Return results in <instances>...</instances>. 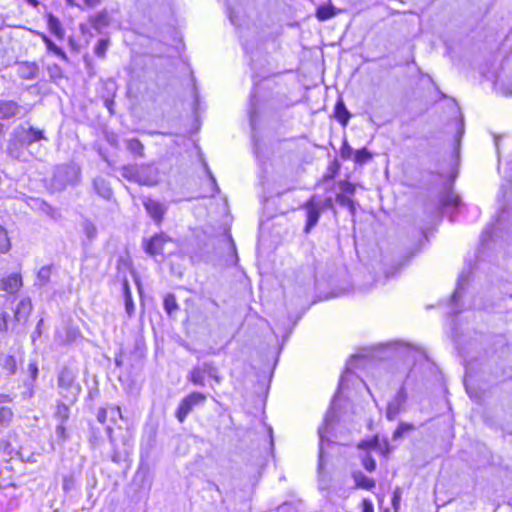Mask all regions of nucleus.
Returning <instances> with one entry per match:
<instances>
[{"mask_svg":"<svg viewBox=\"0 0 512 512\" xmlns=\"http://www.w3.org/2000/svg\"><path fill=\"white\" fill-rule=\"evenodd\" d=\"M80 168L76 164H65L56 167L52 179V187L55 190H63L68 185L76 184L79 181Z\"/></svg>","mask_w":512,"mask_h":512,"instance_id":"f257e3e1","label":"nucleus"},{"mask_svg":"<svg viewBox=\"0 0 512 512\" xmlns=\"http://www.w3.org/2000/svg\"><path fill=\"white\" fill-rule=\"evenodd\" d=\"M77 371L71 367H64L58 375V387L63 397L74 398L80 391V386L75 382Z\"/></svg>","mask_w":512,"mask_h":512,"instance_id":"f03ea898","label":"nucleus"},{"mask_svg":"<svg viewBox=\"0 0 512 512\" xmlns=\"http://www.w3.org/2000/svg\"><path fill=\"white\" fill-rule=\"evenodd\" d=\"M205 401L206 395L200 392H192L183 398L176 411V417L179 422L183 423L193 408L198 405H203Z\"/></svg>","mask_w":512,"mask_h":512,"instance_id":"7ed1b4c3","label":"nucleus"},{"mask_svg":"<svg viewBox=\"0 0 512 512\" xmlns=\"http://www.w3.org/2000/svg\"><path fill=\"white\" fill-rule=\"evenodd\" d=\"M14 137L18 140L21 146H26L27 148L32 146L34 143L45 139L43 131L33 127H19L15 130Z\"/></svg>","mask_w":512,"mask_h":512,"instance_id":"20e7f679","label":"nucleus"},{"mask_svg":"<svg viewBox=\"0 0 512 512\" xmlns=\"http://www.w3.org/2000/svg\"><path fill=\"white\" fill-rule=\"evenodd\" d=\"M407 400V393L405 388L402 386L392 400L388 402L386 417L389 420H394L401 412L405 402Z\"/></svg>","mask_w":512,"mask_h":512,"instance_id":"39448f33","label":"nucleus"},{"mask_svg":"<svg viewBox=\"0 0 512 512\" xmlns=\"http://www.w3.org/2000/svg\"><path fill=\"white\" fill-rule=\"evenodd\" d=\"M159 182V171L153 166H140L138 183L141 185L154 186Z\"/></svg>","mask_w":512,"mask_h":512,"instance_id":"423d86ee","label":"nucleus"},{"mask_svg":"<svg viewBox=\"0 0 512 512\" xmlns=\"http://www.w3.org/2000/svg\"><path fill=\"white\" fill-rule=\"evenodd\" d=\"M469 273H470L469 271H466L465 269H463V271L461 272V274L458 277L457 287L451 297V305H452L451 313H453V314H458L460 312V310L458 308H456L455 306L462 296V292L464 290V285L468 282Z\"/></svg>","mask_w":512,"mask_h":512,"instance_id":"0eeeda50","label":"nucleus"},{"mask_svg":"<svg viewBox=\"0 0 512 512\" xmlns=\"http://www.w3.org/2000/svg\"><path fill=\"white\" fill-rule=\"evenodd\" d=\"M22 287V279L19 274H11L3 278L0 283V290L14 294Z\"/></svg>","mask_w":512,"mask_h":512,"instance_id":"6e6552de","label":"nucleus"},{"mask_svg":"<svg viewBox=\"0 0 512 512\" xmlns=\"http://www.w3.org/2000/svg\"><path fill=\"white\" fill-rule=\"evenodd\" d=\"M38 66L32 62H21L17 65V73L20 78L31 80L37 77Z\"/></svg>","mask_w":512,"mask_h":512,"instance_id":"1a4fd4ad","label":"nucleus"},{"mask_svg":"<svg viewBox=\"0 0 512 512\" xmlns=\"http://www.w3.org/2000/svg\"><path fill=\"white\" fill-rule=\"evenodd\" d=\"M145 208L148 212V214L155 220V221H161L162 216L165 212L164 206L159 203L158 201L147 199L144 202Z\"/></svg>","mask_w":512,"mask_h":512,"instance_id":"9d476101","label":"nucleus"},{"mask_svg":"<svg viewBox=\"0 0 512 512\" xmlns=\"http://www.w3.org/2000/svg\"><path fill=\"white\" fill-rule=\"evenodd\" d=\"M32 310L31 300L29 298L22 299L15 310V319L20 322L26 320Z\"/></svg>","mask_w":512,"mask_h":512,"instance_id":"9b49d317","label":"nucleus"},{"mask_svg":"<svg viewBox=\"0 0 512 512\" xmlns=\"http://www.w3.org/2000/svg\"><path fill=\"white\" fill-rule=\"evenodd\" d=\"M19 107L13 101H0V119H8L18 113Z\"/></svg>","mask_w":512,"mask_h":512,"instance_id":"f8f14e48","label":"nucleus"},{"mask_svg":"<svg viewBox=\"0 0 512 512\" xmlns=\"http://www.w3.org/2000/svg\"><path fill=\"white\" fill-rule=\"evenodd\" d=\"M52 269V265L42 266L37 272L35 285L39 287L46 286L50 281Z\"/></svg>","mask_w":512,"mask_h":512,"instance_id":"ddd939ff","label":"nucleus"},{"mask_svg":"<svg viewBox=\"0 0 512 512\" xmlns=\"http://www.w3.org/2000/svg\"><path fill=\"white\" fill-rule=\"evenodd\" d=\"M164 239L161 235H155L146 243L145 250L150 255L161 253Z\"/></svg>","mask_w":512,"mask_h":512,"instance_id":"4468645a","label":"nucleus"},{"mask_svg":"<svg viewBox=\"0 0 512 512\" xmlns=\"http://www.w3.org/2000/svg\"><path fill=\"white\" fill-rule=\"evenodd\" d=\"M353 479L355 481V484L359 488H363L366 490H371L375 487V482L373 479L367 477L362 472H354L353 473Z\"/></svg>","mask_w":512,"mask_h":512,"instance_id":"2eb2a0df","label":"nucleus"},{"mask_svg":"<svg viewBox=\"0 0 512 512\" xmlns=\"http://www.w3.org/2000/svg\"><path fill=\"white\" fill-rule=\"evenodd\" d=\"M48 28L52 34H54L57 38L63 39L65 36L64 29L59 21V19L52 14L48 16L47 20Z\"/></svg>","mask_w":512,"mask_h":512,"instance_id":"dca6fc26","label":"nucleus"},{"mask_svg":"<svg viewBox=\"0 0 512 512\" xmlns=\"http://www.w3.org/2000/svg\"><path fill=\"white\" fill-rule=\"evenodd\" d=\"M335 117L344 126L347 125L350 119V113L342 99L338 100L335 105Z\"/></svg>","mask_w":512,"mask_h":512,"instance_id":"f3484780","label":"nucleus"},{"mask_svg":"<svg viewBox=\"0 0 512 512\" xmlns=\"http://www.w3.org/2000/svg\"><path fill=\"white\" fill-rule=\"evenodd\" d=\"M94 188L97 193L105 199H109L112 195V190L109 186V183L101 177H98L94 180Z\"/></svg>","mask_w":512,"mask_h":512,"instance_id":"a211bd4d","label":"nucleus"},{"mask_svg":"<svg viewBox=\"0 0 512 512\" xmlns=\"http://www.w3.org/2000/svg\"><path fill=\"white\" fill-rule=\"evenodd\" d=\"M0 366L7 375H13L17 370L16 358L12 355L0 357Z\"/></svg>","mask_w":512,"mask_h":512,"instance_id":"6ab92c4d","label":"nucleus"},{"mask_svg":"<svg viewBox=\"0 0 512 512\" xmlns=\"http://www.w3.org/2000/svg\"><path fill=\"white\" fill-rule=\"evenodd\" d=\"M336 14L337 9L331 4L319 6L316 11V17L320 21L329 20Z\"/></svg>","mask_w":512,"mask_h":512,"instance_id":"aec40b11","label":"nucleus"},{"mask_svg":"<svg viewBox=\"0 0 512 512\" xmlns=\"http://www.w3.org/2000/svg\"><path fill=\"white\" fill-rule=\"evenodd\" d=\"M25 148L27 147L21 146L18 140L14 137V139L9 143L8 154L15 159H25Z\"/></svg>","mask_w":512,"mask_h":512,"instance_id":"412c9836","label":"nucleus"},{"mask_svg":"<svg viewBox=\"0 0 512 512\" xmlns=\"http://www.w3.org/2000/svg\"><path fill=\"white\" fill-rule=\"evenodd\" d=\"M334 420V412L332 409H330L324 419V424L318 429V434L320 437V456L322 455V445L326 438V432L328 426L331 425L332 421Z\"/></svg>","mask_w":512,"mask_h":512,"instance_id":"4be33fe9","label":"nucleus"},{"mask_svg":"<svg viewBox=\"0 0 512 512\" xmlns=\"http://www.w3.org/2000/svg\"><path fill=\"white\" fill-rule=\"evenodd\" d=\"M461 203V200L457 194L450 191L447 192L441 199L442 209H447L449 207H458Z\"/></svg>","mask_w":512,"mask_h":512,"instance_id":"5701e85b","label":"nucleus"},{"mask_svg":"<svg viewBox=\"0 0 512 512\" xmlns=\"http://www.w3.org/2000/svg\"><path fill=\"white\" fill-rule=\"evenodd\" d=\"M362 360V357L360 355H354L350 358V360L347 362L346 370L344 374L340 378L339 382V388H344L345 386V379L346 376L356 367H358V362Z\"/></svg>","mask_w":512,"mask_h":512,"instance_id":"b1692460","label":"nucleus"},{"mask_svg":"<svg viewBox=\"0 0 512 512\" xmlns=\"http://www.w3.org/2000/svg\"><path fill=\"white\" fill-rule=\"evenodd\" d=\"M163 304L164 309L169 316L173 315L179 309L176 297L173 294H167L164 298Z\"/></svg>","mask_w":512,"mask_h":512,"instance_id":"393cba45","label":"nucleus"},{"mask_svg":"<svg viewBox=\"0 0 512 512\" xmlns=\"http://www.w3.org/2000/svg\"><path fill=\"white\" fill-rule=\"evenodd\" d=\"M205 374L200 370L198 366H195L189 373L188 379L194 385L204 386L205 385Z\"/></svg>","mask_w":512,"mask_h":512,"instance_id":"a878e982","label":"nucleus"},{"mask_svg":"<svg viewBox=\"0 0 512 512\" xmlns=\"http://www.w3.org/2000/svg\"><path fill=\"white\" fill-rule=\"evenodd\" d=\"M124 301L126 313L131 317L134 313L135 306L127 283L124 284Z\"/></svg>","mask_w":512,"mask_h":512,"instance_id":"bb28decb","label":"nucleus"},{"mask_svg":"<svg viewBox=\"0 0 512 512\" xmlns=\"http://www.w3.org/2000/svg\"><path fill=\"white\" fill-rule=\"evenodd\" d=\"M140 166H125L122 168V176L138 183Z\"/></svg>","mask_w":512,"mask_h":512,"instance_id":"cd10ccee","label":"nucleus"},{"mask_svg":"<svg viewBox=\"0 0 512 512\" xmlns=\"http://www.w3.org/2000/svg\"><path fill=\"white\" fill-rule=\"evenodd\" d=\"M302 508L301 501L284 502L277 508V512H300Z\"/></svg>","mask_w":512,"mask_h":512,"instance_id":"c85d7f7f","label":"nucleus"},{"mask_svg":"<svg viewBox=\"0 0 512 512\" xmlns=\"http://www.w3.org/2000/svg\"><path fill=\"white\" fill-rule=\"evenodd\" d=\"M319 209L314 205L310 204L306 208L307 222L306 224H316L319 219Z\"/></svg>","mask_w":512,"mask_h":512,"instance_id":"c756f323","label":"nucleus"},{"mask_svg":"<svg viewBox=\"0 0 512 512\" xmlns=\"http://www.w3.org/2000/svg\"><path fill=\"white\" fill-rule=\"evenodd\" d=\"M127 149L136 155L142 156L144 147L138 139H130L126 144Z\"/></svg>","mask_w":512,"mask_h":512,"instance_id":"7c9ffc66","label":"nucleus"},{"mask_svg":"<svg viewBox=\"0 0 512 512\" xmlns=\"http://www.w3.org/2000/svg\"><path fill=\"white\" fill-rule=\"evenodd\" d=\"M11 243L4 226H0V253H6L10 249Z\"/></svg>","mask_w":512,"mask_h":512,"instance_id":"2f4dec72","label":"nucleus"},{"mask_svg":"<svg viewBox=\"0 0 512 512\" xmlns=\"http://www.w3.org/2000/svg\"><path fill=\"white\" fill-rule=\"evenodd\" d=\"M371 157V153L366 148H362L355 152L354 160L358 164H363L369 161Z\"/></svg>","mask_w":512,"mask_h":512,"instance_id":"473e14b6","label":"nucleus"},{"mask_svg":"<svg viewBox=\"0 0 512 512\" xmlns=\"http://www.w3.org/2000/svg\"><path fill=\"white\" fill-rule=\"evenodd\" d=\"M55 416L61 421L60 423H65V421L69 418V408L65 404H58Z\"/></svg>","mask_w":512,"mask_h":512,"instance_id":"72a5a7b5","label":"nucleus"},{"mask_svg":"<svg viewBox=\"0 0 512 512\" xmlns=\"http://www.w3.org/2000/svg\"><path fill=\"white\" fill-rule=\"evenodd\" d=\"M108 47L109 41L107 39H100L94 49V52L98 57H104Z\"/></svg>","mask_w":512,"mask_h":512,"instance_id":"f704fd0d","label":"nucleus"},{"mask_svg":"<svg viewBox=\"0 0 512 512\" xmlns=\"http://www.w3.org/2000/svg\"><path fill=\"white\" fill-rule=\"evenodd\" d=\"M13 417V412L8 407L0 408V424H8Z\"/></svg>","mask_w":512,"mask_h":512,"instance_id":"c9c22d12","label":"nucleus"},{"mask_svg":"<svg viewBox=\"0 0 512 512\" xmlns=\"http://www.w3.org/2000/svg\"><path fill=\"white\" fill-rule=\"evenodd\" d=\"M46 47H47L48 51L54 53L55 55L61 57L64 60H67L66 53L62 50V48L57 46L52 40L46 45Z\"/></svg>","mask_w":512,"mask_h":512,"instance_id":"e433bc0d","label":"nucleus"},{"mask_svg":"<svg viewBox=\"0 0 512 512\" xmlns=\"http://www.w3.org/2000/svg\"><path fill=\"white\" fill-rule=\"evenodd\" d=\"M362 464H363L364 468L370 472L374 471L376 468L375 459L368 454L363 457Z\"/></svg>","mask_w":512,"mask_h":512,"instance_id":"4c0bfd02","label":"nucleus"},{"mask_svg":"<svg viewBox=\"0 0 512 512\" xmlns=\"http://www.w3.org/2000/svg\"><path fill=\"white\" fill-rule=\"evenodd\" d=\"M401 497H402V490L398 487L394 490L393 496H392V506L395 511H397L399 508Z\"/></svg>","mask_w":512,"mask_h":512,"instance_id":"58836bf2","label":"nucleus"},{"mask_svg":"<svg viewBox=\"0 0 512 512\" xmlns=\"http://www.w3.org/2000/svg\"><path fill=\"white\" fill-rule=\"evenodd\" d=\"M339 188L342 193L349 194V195H352L355 191V186L348 181L340 182Z\"/></svg>","mask_w":512,"mask_h":512,"instance_id":"ea45409f","label":"nucleus"},{"mask_svg":"<svg viewBox=\"0 0 512 512\" xmlns=\"http://www.w3.org/2000/svg\"><path fill=\"white\" fill-rule=\"evenodd\" d=\"M55 433H56L57 439H58L60 442H62V443H63V442L66 440L67 435H66V428H65L64 423H59V424L56 426Z\"/></svg>","mask_w":512,"mask_h":512,"instance_id":"a19ab883","label":"nucleus"},{"mask_svg":"<svg viewBox=\"0 0 512 512\" xmlns=\"http://www.w3.org/2000/svg\"><path fill=\"white\" fill-rule=\"evenodd\" d=\"M127 455H128V453L126 451L125 452H119V451L114 449L111 458H112L113 462L120 463V462L126 460Z\"/></svg>","mask_w":512,"mask_h":512,"instance_id":"79ce46f5","label":"nucleus"},{"mask_svg":"<svg viewBox=\"0 0 512 512\" xmlns=\"http://www.w3.org/2000/svg\"><path fill=\"white\" fill-rule=\"evenodd\" d=\"M49 75L53 79L61 78L62 77V71L61 68L54 64L50 67H48Z\"/></svg>","mask_w":512,"mask_h":512,"instance_id":"37998d69","label":"nucleus"},{"mask_svg":"<svg viewBox=\"0 0 512 512\" xmlns=\"http://www.w3.org/2000/svg\"><path fill=\"white\" fill-rule=\"evenodd\" d=\"M410 429V425L408 424H400L399 427L394 431L393 438L397 439L402 437L403 433Z\"/></svg>","mask_w":512,"mask_h":512,"instance_id":"c03bdc74","label":"nucleus"},{"mask_svg":"<svg viewBox=\"0 0 512 512\" xmlns=\"http://www.w3.org/2000/svg\"><path fill=\"white\" fill-rule=\"evenodd\" d=\"M198 367L205 375L213 372V370L216 368L212 362H204L202 365H198Z\"/></svg>","mask_w":512,"mask_h":512,"instance_id":"a18cd8bd","label":"nucleus"},{"mask_svg":"<svg viewBox=\"0 0 512 512\" xmlns=\"http://www.w3.org/2000/svg\"><path fill=\"white\" fill-rule=\"evenodd\" d=\"M8 318L9 315L7 313L0 314V330L6 331L8 328Z\"/></svg>","mask_w":512,"mask_h":512,"instance_id":"49530a36","label":"nucleus"},{"mask_svg":"<svg viewBox=\"0 0 512 512\" xmlns=\"http://www.w3.org/2000/svg\"><path fill=\"white\" fill-rule=\"evenodd\" d=\"M362 512H374V506L373 503L368 500L364 499L362 502Z\"/></svg>","mask_w":512,"mask_h":512,"instance_id":"de8ad7c7","label":"nucleus"},{"mask_svg":"<svg viewBox=\"0 0 512 512\" xmlns=\"http://www.w3.org/2000/svg\"><path fill=\"white\" fill-rule=\"evenodd\" d=\"M28 370H29V373H30V376L33 380H35L38 376V366L36 363H30L29 366H28Z\"/></svg>","mask_w":512,"mask_h":512,"instance_id":"09e8293b","label":"nucleus"},{"mask_svg":"<svg viewBox=\"0 0 512 512\" xmlns=\"http://www.w3.org/2000/svg\"><path fill=\"white\" fill-rule=\"evenodd\" d=\"M108 413H109V410L104 409V408H103V409H100V410L98 411V414H97V420H98L100 423L104 424V423H105V421H106V418H107Z\"/></svg>","mask_w":512,"mask_h":512,"instance_id":"8fccbe9b","label":"nucleus"},{"mask_svg":"<svg viewBox=\"0 0 512 512\" xmlns=\"http://www.w3.org/2000/svg\"><path fill=\"white\" fill-rule=\"evenodd\" d=\"M62 486L65 491H69L73 487L72 477H64Z\"/></svg>","mask_w":512,"mask_h":512,"instance_id":"3c124183","label":"nucleus"},{"mask_svg":"<svg viewBox=\"0 0 512 512\" xmlns=\"http://www.w3.org/2000/svg\"><path fill=\"white\" fill-rule=\"evenodd\" d=\"M109 413H110L111 418H112L113 420H115V418H116L117 416H118V417H122V416H121V410H120V408H119V407H111V408L109 409Z\"/></svg>","mask_w":512,"mask_h":512,"instance_id":"603ef678","label":"nucleus"},{"mask_svg":"<svg viewBox=\"0 0 512 512\" xmlns=\"http://www.w3.org/2000/svg\"><path fill=\"white\" fill-rule=\"evenodd\" d=\"M85 233L89 239H92L96 235L95 226H86Z\"/></svg>","mask_w":512,"mask_h":512,"instance_id":"864d4df0","label":"nucleus"},{"mask_svg":"<svg viewBox=\"0 0 512 512\" xmlns=\"http://www.w3.org/2000/svg\"><path fill=\"white\" fill-rule=\"evenodd\" d=\"M463 133H464V130H463V127L461 126L459 131L457 132V135H456V138H455V142H456V145H457V148H456V153L457 154H458V148H459V145H460Z\"/></svg>","mask_w":512,"mask_h":512,"instance_id":"5fc2aeb1","label":"nucleus"},{"mask_svg":"<svg viewBox=\"0 0 512 512\" xmlns=\"http://www.w3.org/2000/svg\"><path fill=\"white\" fill-rule=\"evenodd\" d=\"M339 200L340 202L343 204V205H347L349 207L350 210L353 209V203L352 201L347 198V197H344V196H339Z\"/></svg>","mask_w":512,"mask_h":512,"instance_id":"6e6d98bb","label":"nucleus"},{"mask_svg":"<svg viewBox=\"0 0 512 512\" xmlns=\"http://www.w3.org/2000/svg\"><path fill=\"white\" fill-rule=\"evenodd\" d=\"M208 376L212 379H214L216 382H220L221 381V377L218 375V369L215 368L213 370V372L209 373Z\"/></svg>","mask_w":512,"mask_h":512,"instance_id":"4d7b16f0","label":"nucleus"},{"mask_svg":"<svg viewBox=\"0 0 512 512\" xmlns=\"http://www.w3.org/2000/svg\"><path fill=\"white\" fill-rule=\"evenodd\" d=\"M83 2L87 7H95L100 3V0H83Z\"/></svg>","mask_w":512,"mask_h":512,"instance_id":"13d9d810","label":"nucleus"},{"mask_svg":"<svg viewBox=\"0 0 512 512\" xmlns=\"http://www.w3.org/2000/svg\"><path fill=\"white\" fill-rule=\"evenodd\" d=\"M106 432L108 434L109 441H110L111 445L114 446V438H113V435H112V432H113L112 427L111 426H107Z\"/></svg>","mask_w":512,"mask_h":512,"instance_id":"bf43d9fd","label":"nucleus"},{"mask_svg":"<svg viewBox=\"0 0 512 512\" xmlns=\"http://www.w3.org/2000/svg\"><path fill=\"white\" fill-rule=\"evenodd\" d=\"M12 399L7 394H0V404L11 402Z\"/></svg>","mask_w":512,"mask_h":512,"instance_id":"052dcab7","label":"nucleus"},{"mask_svg":"<svg viewBox=\"0 0 512 512\" xmlns=\"http://www.w3.org/2000/svg\"><path fill=\"white\" fill-rule=\"evenodd\" d=\"M38 35L41 37V39L45 43V45H47L51 41V39L43 33H38Z\"/></svg>","mask_w":512,"mask_h":512,"instance_id":"680f3d73","label":"nucleus"},{"mask_svg":"<svg viewBox=\"0 0 512 512\" xmlns=\"http://www.w3.org/2000/svg\"><path fill=\"white\" fill-rule=\"evenodd\" d=\"M38 35L41 37V39L45 43V45H47L51 41V39L43 33H38Z\"/></svg>","mask_w":512,"mask_h":512,"instance_id":"e2e57ef3","label":"nucleus"},{"mask_svg":"<svg viewBox=\"0 0 512 512\" xmlns=\"http://www.w3.org/2000/svg\"><path fill=\"white\" fill-rule=\"evenodd\" d=\"M208 173H209V177H210L211 183H212V185H213V187H214L215 191H216V190H218L217 185H216V180H215V178L212 176V174L210 173V171H208Z\"/></svg>","mask_w":512,"mask_h":512,"instance_id":"0e129e2a","label":"nucleus"},{"mask_svg":"<svg viewBox=\"0 0 512 512\" xmlns=\"http://www.w3.org/2000/svg\"><path fill=\"white\" fill-rule=\"evenodd\" d=\"M66 2L71 6H78L80 7V4L76 2V0H66Z\"/></svg>","mask_w":512,"mask_h":512,"instance_id":"69168bd1","label":"nucleus"},{"mask_svg":"<svg viewBox=\"0 0 512 512\" xmlns=\"http://www.w3.org/2000/svg\"><path fill=\"white\" fill-rule=\"evenodd\" d=\"M229 241H230V244H231V248L233 249V251L235 252L236 250V247H235V243L234 241L232 240L231 236L229 235Z\"/></svg>","mask_w":512,"mask_h":512,"instance_id":"338daca9","label":"nucleus"},{"mask_svg":"<svg viewBox=\"0 0 512 512\" xmlns=\"http://www.w3.org/2000/svg\"><path fill=\"white\" fill-rule=\"evenodd\" d=\"M229 18H230L231 23L235 25L236 22H235V19L232 14L229 15Z\"/></svg>","mask_w":512,"mask_h":512,"instance_id":"774afa93","label":"nucleus"}]
</instances>
